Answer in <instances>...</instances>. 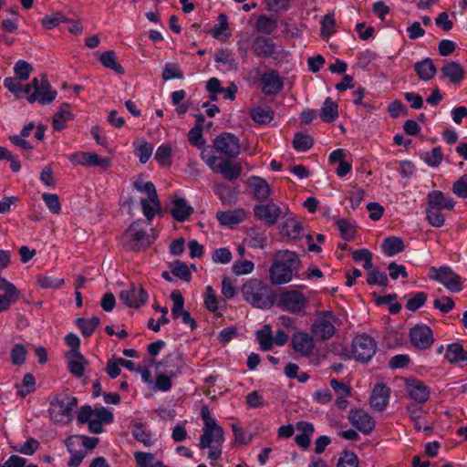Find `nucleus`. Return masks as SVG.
I'll return each instance as SVG.
<instances>
[{
  "label": "nucleus",
  "mask_w": 467,
  "mask_h": 467,
  "mask_svg": "<svg viewBox=\"0 0 467 467\" xmlns=\"http://www.w3.org/2000/svg\"><path fill=\"white\" fill-rule=\"evenodd\" d=\"M76 324L79 330L81 331V334L88 337H90L94 330L99 326L100 319L98 317H93L89 319L79 317L76 320Z\"/></svg>",
  "instance_id": "44"
},
{
  "label": "nucleus",
  "mask_w": 467,
  "mask_h": 467,
  "mask_svg": "<svg viewBox=\"0 0 467 467\" xmlns=\"http://www.w3.org/2000/svg\"><path fill=\"white\" fill-rule=\"evenodd\" d=\"M211 149L215 154L219 152L229 159H234L240 153L239 139L232 133L223 132L213 140V146Z\"/></svg>",
  "instance_id": "11"
},
{
  "label": "nucleus",
  "mask_w": 467,
  "mask_h": 467,
  "mask_svg": "<svg viewBox=\"0 0 467 467\" xmlns=\"http://www.w3.org/2000/svg\"><path fill=\"white\" fill-rule=\"evenodd\" d=\"M171 299L173 302L171 317L173 319H177L186 311L183 309L184 298L180 290H173L171 294Z\"/></svg>",
  "instance_id": "46"
},
{
  "label": "nucleus",
  "mask_w": 467,
  "mask_h": 467,
  "mask_svg": "<svg viewBox=\"0 0 467 467\" xmlns=\"http://www.w3.org/2000/svg\"><path fill=\"white\" fill-rule=\"evenodd\" d=\"M377 350L375 339L368 334H361L352 341V353L356 360L368 362L372 358Z\"/></svg>",
  "instance_id": "9"
},
{
  "label": "nucleus",
  "mask_w": 467,
  "mask_h": 467,
  "mask_svg": "<svg viewBox=\"0 0 467 467\" xmlns=\"http://www.w3.org/2000/svg\"><path fill=\"white\" fill-rule=\"evenodd\" d=\"M411 344L419 349H427L433 343V334L426 325H416L410 331Z\"/></svg>",
  "instance_id": "17"
},
{
  "label": "nucleus",
  "mask_w": 467,
  "mask_h": 467,
  "mask_svg": "<svg viewBox=\"0 0 467 467\" xmlns=\"http://www.w3.org/2000/svg\"><path fill=\"white\" fill-rule=\"evenodd\" d=\"M188 140L190 143L202 150L205 148V140L202 136V128H192L188 133Z\"/></svg>",
  "instance_id": "57"
},
{
  "label": "nucleus",
  "mask_w": 467,
  "mask_h": 467,
  "mask_svg": "<svg viewBox=\"0 0 467 467\" xmlns=\"http://www.w3.org/2000/svg\"><path fill=\"white\" fill-rule=\"evenodd\" d=\"M17 394L21 398H25L29 393L33 392L36 389V380L34 376L31 373H26L24 376L21 385L17 386Z\"/></svg>",
  "instance_id": "52"
},
{
  "label": "nucleus",
  "mask_w": 467,
  "mask_h": 467,
  "mask_svg": "<svg viewBox=\"0 0 467 467\" xmlns=\"http://www.w3.org/2000/svg\"><path fill=\"white\" fill-rule=\"evenodd\" d=\"M140 224V221L133 222L121 236L123 246L129 250L140 251L149 247L156 239L153 234H148Z\"/></svg>",
  "instance_id": "7"
},
{
  "label": "nucleus",
  "mask_w": 467,
  "mask_h": 467,
  "mask_svg": "<svg viewBox=\"0 0 467 467\" xmlns=\"http://www.w3.org/2000/svg\"><path fill=\"white\" fill-rule=\"evenodd\" d=\"M307 298L305 295L296 290H285L279 296L277 306L285 311L292 314H298L307 305Z\"/></svg>",
  "instance_id": "12"
},
{
  "label": "nucleus",
  "mask_w": 467,
  "mask_h": 467,
  "mask_svg": "<svg viewBox=\"0 0 467 467\" xmlns=\"http://www.w3.org/2000/svg\"><path fill=\"white\" fill-rule=\"evenodd\" d=\"M427 206L441 210H452L455 206V202L452 198L446 197L441 191H432L427 195Z\"/></svg>",
  "instance_id": "29"
},
{
  "label": "nucleus",
  "mask_w": 467,
  "mask_h": 467,
  "mask_svg": "<svg viewBox=\"0 0 467 467\" xmlns=\"http://www.w3.org/2000/svg\"><path fill=\"white\" fill-rule=\"evenodd\" d=\"M452 192L460 198H467V174H463L454 182Z\"/></svg>",
  "instance_id": "64"
},
{
  "label": "nucleus",
  "mask_w": 467,
  "mask_h": 467,
  "mask_svg": "<svg viewBox=\"0 0 467 467\" xmlns=\"http://www.w3.org/2000/svg\"><path fill=\"white\" fill-rule=\"evenodd\" d=\"M20 296L21 293L16 285L0 276V313L8 310Z\"/></svg>",
  "instance_id": "16"
},
{
  "label": "nucleus",
  "mask_w": 467,
  "mask_h": 467,
  "mask_svg": "<svg viewBox=\"0 0 467 467\" xmlns=\"http://www.w3.org/2000/svg\"><path fill=\"white\" fill-rule=\"evenodd\" d=\"M367 283L369 285H378L380 286H387L389 284V278L385 272L374 269L367 275Z\"/></svg>",
  "instance_id": "54"
},
{
  "label": "nucleus",
  "mask_w": 467,
  "mask_h": 467,
  "mask_svg": "<svg viewBox=\"0 0 467 467\" xmlns=\"http://www.w3.org/2000/svg\"><path fill=\"white\" fill-rule=\"evenodd\" d=\"M389 389L385 384H377L369 399L371 407L378 411H383L389 403Z\"/></svg>",
  "instance_id": "22"
},
{
  "label": "nucleus",
  "mask_w": 467,
  "mask_h": 467,
  "mask_svg": "<svg viewBox=\"0 0 467 467\" xmlns=\"http://www.w3.org/2000/svg\"><path fill=\"white\" fill-rule=\"evenodd\" d=\"M441 78H448L453 85H460L465 76L464 68L456 61H447L441 68Z\"/></svg>",
  "instance_id": "24"
},
{
  "label": "nucleus",
  "mask_w": 467,
  "mask_h": 467,
  "mask_svg": "<svg viewBox=\"0 0 467 467\" xmlns=\"http://www.w3.org/2000/svg\"><path fill=\"white\" fill-rule=\"evenodd\" d=\"M155 160L162 167H170L171 165V148L170 145L162 144L158 147L155 155Z\"/></svg>",
  "instance_id": "47"
},
{
  "label": "nucleus",
  "mask_w": 467,
  "mask_h": 467,
  "mask_svg": "<svg viewBox=\"0 0 467 467\" xmlns=\"http://www.w3.org/2000/svg\"><path fill=\"white\" fill-rule=\"evenodd\" d=\"M20 79L15 78H6L4 80V86L18 99H24L26 96V85L23 87Z\"/></svg>",
  "instance_id": "49"
},
{
  "label": "nucleus",
  "mask_w": 467,
  "mask_h": 467,
  "mask_svg": "<svg viewBox=\"0 0 467 467\" xmlns=\"http://www.w3.org/2000/svg\"><path fill=\"white\" fill-rule=\"evenodd\" d=\"M254 216L267 226L275 225L284 213L282 208L273 201L257 204L254 208Z\"/></svg>",
  "instance_id": "14"
},
{
  "label": "nucleus",
  "mask_w": 467,
  "mask_h": 467,
  "mask_svg": "<svg viewBox=\"0 0 467 467\" xmlns=\"http://www.w3.org/2000/svg\"><path fill=\"white\" fill-rule=\"evenodd\" d=\"M32 71L33 67L26 60L21 59L15 64L14 72L22 81L27 80Z\"/></svg>",
  "instance_id": "55"
},
{
  "label": "nucleus",
  "mask_w": 467,
  "mask_h": 467,
  "mask_svg": "<svg viewBox=\"0 0 467 467\" xmlns=\"http://www.w3.org/2000/svg\"><path fill=\"white\" fill-rule=\"evenodd\" d=\"M406 388L410 398L418 403H425L430 399L429 388L420 380L407 379Z\"/></svg>",
  "instance_id": "23"
},
{
  "label": "nucleus",
  "mask_w": 467,
  "mask_h": 467,
  "mask_svg": "<svg viewBox=\"0 0 467 467\" xmlns=\"http://www.w3.org/2000/svg\"><path fill=\"white\" fill-rule=\"evenodd\" d=\"M427 301V294L424 292H418L412 298H410L406 303V308L409 311L415 312L421 307Z\"/></svg>",
  "instance_id": "61"
},
{
  "label": "nucleus",
  "mask_w": 467,
  "mask_h": 467,
  "mask_svg": "<svg viewBox=\"0 0 467 467\" xmlns=\"http://www.w3.org/2000/svg\"><path fill=\"white\" fill-rule=\"evenodd\" d=\"M134 187L139 192H146L148 194L147 199H150L157 209H161V202L158 198L156 188L151 182H143L142 181H136Z\"/></svg>",
  "instance_id": "38"
},
{
  "label": "nucleus",
  "mask_w": 467,
  "mask_h": 467,
  "mask_svg": "<svg viewBox=\"0 0 467 467\" xmlns=\"http://www.w3.org/2000/svg\"><path fill=\"white\" fill-rule=\"evenodd\" d=\"M430 278L442 284L451 292L456 293L462 290V279L451 267L444 265L439 268H430Z\"/></svg>",
  "instance_id": "10"
},
{
  "label": "nucleus",
  "mask_w": 467,
  "mask_h": 467,
  "mask_svg": "<svg viewBox=\"0 0 467 467\" xmlns=\"http://www.w3.org/2000/svg\"><path fill=\"white\" fill-rule=\"evenodd\" d=\"M277 28V21L275 18L265 15H261L255 22V29L257 32L270 35Z\"/></svg>",
  "instance_id": "45"
},
{
  "label": "nucleus",
  "mask_w": 467,
  "mask_h": 467,
  "mask_svg": "<svg viewBox=\"0 0 467 467\" xmlns=\"http://www.w3.org/2000/svg\"><path fill=\"white\" fill-rule=\"evenodd\" d=\"M426 218L431 225L440 228L444 225L445 218L441 209L427 206Z\"/></svg>",
  "instance_id": "51"
},
{
  "label": "nucleus",
  "mask_w": 467,
  "mask_h": 467,
  "mask_svg": "<svg viewBox=\"0 0 467 467\" xmlns=\"http://www.w3.org/2000/svg\"><path fill=\"white\" fill-rule=\"evenodd\" d=\"M164 366V373L169 374L171 377H176L182 372V368L185 366L183 357L179 352H172L168 354L162 362L159 365Z\"/></svg>",
  "instance_id": "25"
},
{
  "label": "nucleus",
  "mask_w": 467,
  "mask_h": 467,
  "mask_svg": "<svg viewBox=\"0 0 467 467\" xmlns=\"http://www.w3.org/2000/svg\"><path fill=\"white\" fill-rule=\"evenodd\" d=\"M171 273L175 276H177L184 281H190V279H191L190 269H189L188 265L183 262L175 261L171 265Z\"/></svg>",
  "instance_id": "58"
},
{
  "label": "nucleus",
  "mask_w": 467,
  "mask_h": 467,
  "mask_svg": "<svg viewBox=\"0 0 467 467\" xmlns=\"http://www.w3.org/2000/svg\"><path fill=\"white\" fill-rule=\"evenodd\" d=\"M337 467H358V458L353 451H344L337 462Z\"/></svg>",
  "instance_id": "59"
},
{
  "label": "nucleus",
  "mask_w": 467,
  "mask_h": 467,
  "mask_svg": "<svg viewBox=\"0 0 467 467\" xmlns=\"http://www.w3.org/2000/svg\"><path fill=\"white\" fill-rule=\"evenodd\" d=\"M300 260L295 252H279L269 268V280L275 285L287 284L294 275L298 276Z\"/></svg>",
  "instance_id": "1"
},
{
  "label": "nucleus",
  "mask_w": 467,
  "mask_h": 467,
  "mask_svg": "<svg viewBox=\"0 0 467 467\" xmlns=\"http://www.w3.org/2000/svg\"><path fill=\"white\" fill-rule=\"evenodd\" d=\"M77 406L76 397L67 394L57 395L50 402V418L55 423L67 424L72 420V413Z\"/></svg>",
  "instance_id": "6"
},
{
  "label": "nucleus",
  "mask_w": 467,
  "mask_h": 467,
  "mask_svg": "<svg viewBox=\"0 0 467 467\" xmlns=\"http://www.w3.org/2000/svg\"><path fill=\"white\" fill-rule=\"evenodd\" d=\"M99 60L105 67L110 68L120 75L125 73L123 67L117 61V57L114 51H105L101 54Z\"/></svg>",
  "instance_id": "43"
},
{
  "label": "nucleus",
  "mask_w": 467,
  "mask_h": 467,
  "mask_svg": "<svg viewBox=\"0 0 467 467\" xmlns=\"http://www.w3.org/2000/svg\"><path fill=\"white\" fill-rule=\"evenodd\" d=\"M193 213V208L187 201L180 196H175L172 200V207L171 208V216L178 222L186 221Z\"/></svg>",
  "instance_id": "27"
},
{
  "label": "nucleus",
  "mask_w": 467,
  "mask_h": 467,
  "mask_svg": "<svg viewBox=\"0 0 467 467\" xmlns=\"http://www.w3.org/2000/svg\"><path fill=\"white\" fill-rule=\"evenodd\" d=\"M250 188L258 200H265L269 197L271 190L267 182L260 177L254 176L250 179Z\"/></svg>",
  "instance_id": "33"
},
{
  "label": "nucleus",
  "mask_w": 467,
  "mask_h": 467,
  "mask_svg": "<svg viewBox=\"0 0 467 467\" xmlns=\"http://www.w3.org/2000/svg\"><path fill=\"white\" fill-rule=\"evenodd\" d=\"M251 118L260 125L270 123L274 119V111L267 107H257L251 110Z\"/></svg>",
  "instance_id": "40"
},
{
  "label": "nucleus",
  "mask_w": 467,
  "mask_h": 467,
  "mask_svg": "<svg viewBox=\"0 0 467 467\" xmlns=\"http://www.w3.org/2000/svg\"><path fill=\"white\" fill-rule=\"evenodd\" d=\"M337 225L343 239L350 241L354 238L355 229L353 225L346 219H339L337 221Z\"/></svg>",
  "instance_id": "60"
},
{
  "label": "nucleus",
  "mask_w": 467,
  "mask_h": 467,
  "mask_svg": "<svg viewBox=\"0 0 467 467\" xmlns=\"http://www.w3.org/2000/svg\"><path fill=\"white\" fill-rule=\"evenodd\" d=\"M281 232L288 237L299 238L303 234V226L302 223L296 219L287 218L282 225Z\"/></svg>",
  "instance_id": "41"
},
{
  "label": "nucleus",
  "mask_w": 467,
  "mask_h": 467,
  "mask_svg": "<svg viewBox=\"0 0 467 467\" xmlns=\"http://www.w3.org/2000/svg\"><path fill=\"white\" fill-rule=\"evenodd\" d=\"M267 237L265 232L259 227H253L249 229L247 234L248 245L253 248H264Z\"/></svg>",
  "instance_id": "39"
},
{
  "label": "nucleus",
  "mask_w": 467,
  "mask_h": 467,
  "mask_svg": "<svg viewBox=\"0 0 467 467\" xmlns=\"http://www.w3.org/2000/svg\"><path fill=\"white\" fill-rule=\"evenodd\" d=\"M39 448V441L35 438L27 439L20 445L13 446V450L25 455H33Z\"/></svg>",
  "instance_id": "53"
},
{
  "label": "nucleus",
  "mask_w": 467,
  "mask_h": 467,
  "mask_svg": "<svg viewBox=\"0 0 467 467\" xmlns=\"http://www.w3.org/2000/svg\"><path fill=\"white\" fill-rule=\"evenodd\" d=\"M443 158V153L441 147H435L431 151L424 155V161L431 167H437L441 164Z\"/></svg>",
  "instance_id": "56"
},
{
  "label": "nucleus",
  "mask_w": 467,
  "mask_h": 467,
  "mask_svg": "<svg viewBox=\"0 0 467 467\" xmlns=\"http://www.w3.org/2000/svg\"><path fill=\"white\" fill-rule=\"evenodd\" d=\"M336 316L332 311H321L317 314L316 319L311 326V333L319 341L330 339L335 332Z\"/></svg>",
  "instance_id": "8"
},
{
  "label": "nucleus",
  "mask_w": 467,
  "mask_h": 467,
  "mask_svg": "<svg viewBox=\"0 0 467 467\" xmlns=\"http://www.w3.org/2000/svg\"><path fill=\"white\" fill-rule=\"evenodd\" d=\"M217 68L225 72H235L238 69V61L234 53L227 48L218 49L213 55Z\"/></svg>",
  "instance_id": "19"
},
{
  "label": "nucleus",
  "mask_w": 467,
  "mask_h": 467,
  "mask_svg": "<svg viewBox=\"0 0 467 467\" xmlns=\"http://www.w3.org/2000/svg\"><path fill=\"white\" fill-rule=\"evenodd\" d=\"M119 299L127 306L139 308L148 300V293L140 284H131L128 288L120 291Z\"/></svg>",
  "instance_id": "13"
},
{
  "label": "nucleus",
  "mask_w": 467,
  "mask_h": 467,
  "mask_svg": "<svg viewBox=\"0 0 467 467\" xmlns=\"http://www.w3.org/2000/svg\"><path fill=\"white\" fill-rule=\"evenodd\" d=\"M319 117L322 121L331 123L338 118V105L333 101L331 98L327 97L321 109Z\"/></svg>",
  "instance_id": "32"
},
{
  "label": "nucleus",
  "mask_w": 467,
  "mask_h": 467,
  "mask_svg": "<svg viewBox=\"0 0 467 467\" xmlns=\"http://www.w3.org/2000/svg\"><path fill=\"white\" fill-rule=\"evenodd\" d=\"M134 187L139 192H146L148 194L147 199H150L157 209H161V202L158 198L156 188L151 182H143L142 181H136Z\"/></svg>",
  "instance_id": "37"
},
{
  "label": "nucleus",
  "mask_w": 467,
  "mask_h": 467,
  "mask_svg": "<svg viewBox=\"0 0 467 467\" xmlns=\"http://www.w3.org/2000/svg\"><path fill=\"white\" fill-rule=\"evenodd\" d=\"M254 265L252 261L244 260L235 262L232 266V271L236 275H248L253 272Z\"/></svg>",
  "instance_id": "63"
},
{
  "label": "nucleus",
  "mask_w": 467,
  "mask_h": 467,
  "mask_svg": "<svg viewBox=\"0 0 467 467\" xmlns=\"http://www.w3.org/2000/svg\"><path fill=\"white\" fill-rule=\"evenodd\" d=\"M73 119V114L69 110V104L63 103L53 117V127L56 130H62L66 128V122Z\"/></svg>",
  "instance_id": "35"
},
{
  "label": "nucleus",
  "mask_w": 467,
  "mask_h": 467,
  "mask_svg": "<svg viewBox=\"0 0 467 467\" xmlns=\"http://www.w3.org/2000/svg\"><path fill=\"white\" fill-rule=\"evenodd\" d=\"M76 444H78V438H68L67 440V447L71 454V457L67 462L68 466L70 467L79 466L87 454V451L85 450H75L74 447Z\"/></svg>",
  "instance_id": "36"
},
{
  "label": "nucleus",
  "mask_w": 467,
  "mask_h": 467,
  "mask_svg": "<svg viewBox=\"0 0 467 467\" xmlns=\"http://www.w3.org/2000/svg\"><path fill=\"white\" fill-rule=\"evenodd\" d=\"M131 433L133 437L140 442L143 443L144 446L150 447L152 445L150 433L147 431L142 424L136 423L133 425Z\"/></svg>",
  "instance_id": "50"
},
{
  "label": "nucleus",
  "mask_w": 467,
  "mask_h": 467,
  "mask_svg": "<svg viewBox=\"0 0 467 467\" xmlns=\"http://www.w3.org/2000/svg\"><path fill=\"white\" fill-rule=\"evenodd\" d=\"M201 159L211 170L222 174L228 181L236 180L242 173L240 163L219 158L211 149V146H207L202 150Z\"/></svg>",
  "instance_id": "4"
},
{
  "label": "nucleus",
  "mask_w": 467,
  "mask_h": 467,
  "mask_svg": "<svg viewBox=\"0 0 467 467\" xmlns=\"http://www.w3.org/2000/svg\"><path fill=\"white\" fill-rule=\"evenodd\" d=\"M67 357L68 358L67 368L69 372L77 378H81L84 375L85 367L88 363V360L79 351L76 350H69L67 353Z\"/></svg>",
  "instance_id": "26"
},
{
  "label": "nucleus",
  "mask_w": 467,
  "mask_h": 467,
  "mask_svg": "<svg viewBox=\"0 0 467 467\" xmlns=\"http://www.w3.org/2000/svg\"><path fill=\"white\" fill-rule=\"evenodd\" d=\"M69 161L74 165H82L86 167H101L104 169L111 165V161L107 157H99L95 152H77L69 155Z\"/></svg>",
  "instance_id": "15"
},
{
  "label": "nucleus",
  "mask_w": 467,
  "mask_h": 467,
  "mask_svg": "<svg viewBox=\"0 0 467 467\" xmlns=\"http://www.w3.org/2000/svg\"><path fill=\"white\" fill-rule=\"evenodd\" d=\"M314 145L311 136L304 133H296L293 140V147L297 151H306Z\"/></svg>",
  "instance_id": "48"
},
{
  "label": "nucleus",
  "mask_w": 467,
  "mask_h": 467,
  "mask_svg": "<svg viewBox=\"0 0 467 467\" xmlns=\"http://www.w3.org/2000/svg\"><path fill=\"white\" fill-rule=\"evenodd\" d=\"M261 84L262 91L266 95H276L284 87L283 79L274 69L263 73Z\"/></svg>",
  "instance_id": "21"
},
{
  "label": "nucleus",
  "mask_w": 467,
  "mask_h": 467,
  "mask_svg": "<svg viewBox=\"0 0 467 467\" xmlns=\"http://www.w3.org/2000/svg\"><path fill=\"white\" fill-rule=\"evenodd\" d=\"M294 351L302 357L309 358L315 348L314 337L306 332H296L291 338Z\"/></svg>",
  "instance_id": "18"
},
{
  "label": "nucleus",
  "mask_w": 467,
  "mask_h": 467,
  "mask_svg": "<svg viewBox=\"0 0 467 467\" xmlns=\"http://www.w3.org/2000/svg\"><path fill=\"white\" fill-rule=\"evenodd\" d=\"M256 338L262 350H270L274 344L271 326L266 324L261 330H258L256 332Z\"/></svg>",
  "instance_id": "42"
},
{
  "label": "nucleus",
  "mask_w": 467,
  "mask_h": 467,
  "mask_svg": "<svg viewBox=\"0 0 467 467\" xmlns=\"http://www.w3.org/2000/svg\"><path fill=\"white\" fill-rule=\"evenodd\" d=\"M42 199L52 213H59L61 204L57 194L46 192L42 194Z\"/></svg>",
  "instance_id": "62"
},
{
  "label": "nucleus",
  "mask_w": 467,
  "mask_h": 467,
  "mask_svg": "<svg viewBox=\"0 0 467 467\" xmlns=\"http://www.w3.org/2000/svg\"><path fill=\"white\" fill-rule=\"evenodd\" d=\"M418 77L424 81L431 79L436 73V67L431 58H425L414 64Z\"/></svg>",
  "instance_id": "34"
},
{
  "label": "nucleus",
  "mask_w": 467,
  "mask_h": 467,
  "mask_svg": "<svg viewBox=\"0 0 467 467\" xmlns=\"http://www.w3.org/2000/svg\"><path fill=\"white\" fill-rule=\"evenodd\" d=\"M245 212L243 209L234 211L218 212L216 218L221 225L233 226L243 222L245 218Z\"/></svg>",
  "instance_id": "30"
},
{
  "label": "nucleus",
  "mask_w": 467,
  "mask_h": 467,
  "mask_svg": "<svg viewBox=\"0 0 467 467\" xmlns=\"http://www.w3.org/2000/svg\"><path fill=\"white\" fill-rule=\"evenodd\" d=\"M26 96L29 103L38 102L41 105L52 103L57 92L52 89V87L46 75H42L40 79L34 78L26 85Z\"/></svg>",
  "instance_id": "5"
},
{
  "label": "nucleus",
  "mask_w": 467,
  "mask_h": 467,
  "mask_svg": "<svg viewBox=\"0 0 467 467\" xmlns=\"http://www.w3.org/2000/svg\"><path fill=\"white\" fill-rule=\"evenodd\" d=\"M381 249L387 256H394L405 250V244L400 237L389 236L383 240Z\"/></svg>",
  "instance_id": "31"
},
{
  "label": "nucleus",
  "mask_w": 467,
  "mask_h": 467,
  "mask_svg": "<svg viewBox=\"0 0 467 467\" xmlns=\"http://www.w3.org/2000/svg\"><path fill=\"white\" fill-rule=\"evenodd\" d=\"M348 420L363 434L368 435L375 429L372 418L363 410H351Z\"/></svg>",
  "instance_id": "20"
},
{
  "label": "nucleus",
  "mask_w": 467,
  "mask_h": 467,
  "mask_svg": "<svg viewBox=\"0 0 467 467\" xmlns=\"http://www.w3.org/2000/svg\"><path fill=\"white\" fill-rule=\"evenodd\" d=\"M241 293L248 304L260 309L271 308L276 300L274 289L266 283L256 278L246 281L241 287Z\"/></svg>",
  "instance_id": "2"
},
{
  "label": "nucleus",
  "mask_w": 467,
  "mask_h": 467,
  "mask_svg": "<svg viewBox=\"0 0 467 467\" xmlns=\"http://www.w3.org/2000/svg\"><path fill=\"white\" fill-rule=\"evenodd\" d=\"M203 423V433L200 437L199 446L202 450L209 449L208 458L212 461H217L222 454L224 431L213 418Z\"/></svg>",
  "instance_id": "3"
},
{
  "label": "nucleus",
  "mask_w": 467,
  "mask_h": 467,
  "mask_svg": "<svg viewBox=\"0 0 467 467\" xmlns=\"http://www.w3.org/2000/svg\"><path fill=\"white\" fill-rule=\"evenodd\" d=\"M275 45L273 40L265 36H257L252 43V50L260 57L268 58L275 54Z\"/></svg>",
  "instance_id": "28"
}]
</instances>
